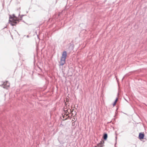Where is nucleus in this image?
<instances>
[{
  "mask_svg": "<svg viewBox=\"0 0 147 147\" xmlns=\"http://www.w3.org/2000/svg\"><path fill=\"white\" fill-rule=\"evenodd\" d=\"M13 17H12L10 15H9V23L12 26H16V25L19 22V20H15L13 18H17L15 16V15L14 14H13Z\"/></svg>",
  "mask_w": 147,
  "mask_h": 147,
  "instance_id": "obj_1",
  "label": "nucleus"
},
{
  "mask_svg": "<svg viewBox=\"0 0 147 147\" xmlns=\"http://www.w3.org/2000/svg\"><path fill=\"white\" fill-rule=\"evenodd\" d=\"M67 56V53L66 51H64L62 54L60 61L59 62V65L63 66L65 63V59Z\"/></svg>",
  "mask_w": 147,
  "mask_h": 147,
  "instance_id": "obj_2",
  "label": "nucleus"
},
{
  "mask_svg": "<svg viewBox=\"0 0 147 147\" xmlns=\"http://www.w3.org/2000/svg\"><path fill=\"white\" fill-rule=\"evenodd\" d=\"M2 86L4 88L7 89L9 86V83L7 81L6 82H4L3 84H2Z\"/></svg>",
  "mask_w": 147,
  "mask_h": 147,
  "instance_id": "obj_3",
  "label": "nucleus"
},
{
  "mask_svg": "<svg viewBox=\"0 0 147 147\" xmlns=\"http://www.w3.org/2000/svg\"><path fill=\"white\" fill-rule=\"evenodd\" d=\"M144 134L143 133L141 132L139 134L138 138L140 140L143 139L144 138Z\"/></svg>",
  "mask_w": 147,
  "mask_h": 147,
  "instance_id": "obj_4",
  "label": "nucleus"
},
{
  "mask_svg": "<svg viewBox=\"0 0 147 147\" xmlns=\"http://www.w3.org/2000/svg\"><path fill=\"white\" fill-rule=\"evenodd\" d=\"M104 142L100 141V142L97 144V146L98 147H103L104 145Z\"/></svg>",
  "mask_w": 147,
  "mask_h": 147,
  "instance_id": "obj_5",
  "label": "nucleus"
},
{
  "mask_svg": "<svg viewBox=\"0 0 147 147\" xmlns=\"http://www.w3.org/2000/svg\"><path fill=\"white\" fill-rule=\"evenodd\" d=\"M107 137H108V135H107V134L106 133H104L103 134V136L102 137V138L103 139L105 140H107Z\"/></svg>",
  "mask_w": 147,
  "mask_h": 147,
  "instance_id": "obj_6",
  "label": "nucleus"
},
{
  "mask_svg": "<svg viewBox=\"0 0 147 147\" xmlns=\"http://www.w3.org/2000/svg\"><path fill=\"white\" fill-rule=\"evenodd\" d=\"M118 100V98H116V99H115V100L114 101L113 103V106H114L115 105Z\"/></svg>",
  "mask_w": 147,
  "mask_h": 147,
  "instance_id": "obj_7",
  "label": "nucleus"
},
{
  "mask_svg": "<svg viewBox=\"0 0 147 147\" xmlns=\"http://www.w3.org/2000/svg\"><path fill=\"white\" fill-rule=\"evenodd\" d=\"M24 16L23 15H22L21 16H20V20H22V17L23 16Z\"/></svg>",
  "mask_w": 147,
  "mask_h": 147,
  "instance_id": "obj_8",
  "label": "nucleus"
},
{
  "mask_svg": "<svg viewBox=\"0 0 147 147\" xmlns=\"http://www.w3.org/2000/svg\"><path fill=\"white\" fill-rule=\"evenodd\" d=\"M124 99L127 102H128V100H127V99L125 97H124Z\"/></svg>",
  "mask_w": 147,
  "mask_h": 147,
  "instance_id": "obj_9",
  "label": "nucleus"
},
{
  "mask_svg": "<svg viewBox=\"0 0 147 147\" xmlns=\"http://www.w3.org/2000/svg\"><path fill=\"white\" fill-rule=\"evenodd\" d=\"M117 144V142H116L115 144V147H116V144Z\"/></svg>",
  "mask_w": 147,
  "mask_h": 147,
  "instance_id": "obj_10",
  "label": "nucleus"
},
{
  "mask_svg": "<svg viewBox=\"0 0 147 147\" xmlns=\"http://www.w3.org/2000/svg\"><path fill=\"white\" fill-rule=\"evenodd\" d=\"M117 144V142H116L115 144V147H116V144Z\"/></svg>",
  "mask_w": 147,
  "mask_h": 147,
  "instance_id": "obj_11",
  "label": "nucleus"
},
{
  "mask_svg": "<svg viewBox=\"0 0 147 147\" xmlns=\"http://www.w3.org/2000/svg\"><path fill=\"white\" fill-rule=\"evenodd\" d=\"M64 117H65V116H64V115H63V119L64 118Z\"/></svg>",
  "mask_w": 147,
  "mask_h": 147,
  "instance_id": "obj_12",
  "label": "nucleus"
},
{
  "mask_svg": "<svg viewBox=\"0 0 147 147\" xmlns=\"http://www.w3.org/2000/svg\"><path fill=\"white\" fill-rule=\"evenodd\" d=\"M115 138H116V140L117 139V136H116Z\"/></svg>",
  "mask_w": 147,
  "mask_h": 147,
  "instance_id": "obj_13",
  "label": "nucleus"
},
{
  "mask_svg": "<svg viewBox=\"0 0 147 147\" xmlns=\"http://www.w3.org/2000/svg\"><path fill=\"white\" fill-rule=\"evenodd\" d=\"M67 119V118H65V119H63V120H66Z\"/></svg>",
  "mask_w": 147,
  "mask_h": 147,
  "instance_id": "obj_14",
  "label": "nucleus"
},
{
  "mask_svg": "<svg viewBox=\"0 0 147 147\" xmlns=\"http://www.w3.org/2000/svg\"><path fill=\"white\" fill-rule=\"evenodd\" d=\"M125 77H123V78H124Z\"/></svg>",
  "mask_w": 147,
  "mask_h": 147,
  "instance_id": "obj_15",
  "label": "nucleus"
},
{
  "mask_svg": "<svg viewBox=\"0 0 147 147\" xmlns=\"http://www.w3.org/2000/svg\"><path fill=\"white\" fill-rule=\"evenodd\" d=\"M94 147H96V146H95Z\"/></svg>",
  "mask_w": 147,
  "mask_h": 147,
  "instance_id": "obj_16",
  "label": "nucleus"
}]
</instances>
